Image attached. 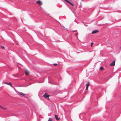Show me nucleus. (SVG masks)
I'll return each instance as SVG.
<instances>
[{"label": "nucleus", "instance_id": "obj_1", "mask_svg": "<svg viewBox=\"0 0 121 121\" xmlns=\"http://www.w3.org/2000/svg\"><path fill=\"white\" fill-rule=\"evenodd\" d=\"M49 96V95H47V94L45 93L43 96L44 97L47 99L49 100V98L48 97Z\"/></svg>", "mask_w": 121, "mask_h": 121}, {"label": "nucleus", "instance_id": "obj_2", "mask_svg": "<svg viewBox=\"0 0 121 121\" xmlns=\"http://www.w3.org/2000/svg\"><path fill=\"white\" fill-rule=\"evenodd\" d=\"M36 2V3H37V4L41 5H42V2L40 0H39L37 1Z\"/></svg>", "mask_w": 121, "mask_h": 121}, {"label": "nucleus", "instance_id": "obj_3", "mask_svg": "<svg viewBox=\"0 0 121 121\" xmlns=\"http://www.w3.org/2000/svg\"><path fill=\"white\" fill-rule=\"evenodd\" d=\"M17 93L23 96L25 95H26V94L23 93L21 92H18Z\"/></svg>", "mask_w": 121, "mask_h": 121}, {"label": "nucleus", "instance_id": "obj_4", "mask_svg": "<svg viewBox=\"0 0 121 121\" xmlns=\"http://www.w3.org/2000/svg\"><path fill=\"white\" fill-rule=\"evenodd\" d=\"M115 64V61H114L112 62L110 65L111 66H114Z\"/></svg>", "mask_w": 121, "mask_h": 121}, {"label": "nucleus", "instance_id": "obj_5", "mask_svg": "<svg viewBox=\"0 0 121 121\" xmlns=\"http://www.w3.org/2000/svg\"><path fill=\"white\" fill-rule=\"evenodd\" d=\"M99 32V31L98 30H95L94 31H93L92 32V34H94L95 33H97Z\"/></svg>", "mask_w": 121, "mask_h": 121}, {"label": "nucleus", "instance_id": "obj_6", "mask_svg": "<svg viewBox=\"0 0 121 121\" xmlns=\"http://www.w3.org/2000/svg\"><path fill=\"white\" fill-rule=\"evenodd\" d=\"M65 2H67L69 3V4H70L72 6H73V5L69 1H68L67 0H64Z\"/></svg>", "mask_w": 121, "mask_h": 121}, {"label": "nucleus", "instance_id": "obj_7", "mask_svg": "<svg viewBox=\"0 0 121 121\" xmlns=\"http://www.w3.org/2000/svg\"><path fill=\"white\" fill-rule=\"evenodd\" d=\"M25 73L26 75H28L29 73V72L26 69H25Z\"/></svg>", "mask_w": 121, "mask_h": 121}, {"label": "nucleus", "instance_id": "obj_8", "mask_svg": "<svg viewBox=\"0 0 121 121\" xmlns=\"http://www.w3.org/2000/svg\"><path fill=\"white\" fill-rule=\"evenodd\" d=\"M4 83L8 85H10L12 87V83Z\"/></svg>", "mask_w": 121, "mask_h": 121}, {"label": "nucleus", "instance_id": "obj_9", "mask_svg": "<svg viewBox=\"0 0 121 121\" xmlns=\"http://www.w3.org/2000/svg\"><path fill=\"white\" fill-rule=\"evenodd\" d=\"M55 117L57 120H59L60 118H58L57 116L56 115H55Z\"/></svg>", "mask_w": 121, "mask_h": 121}, {"label": "nucleus", "instance_id": "obj_10", "mask_svg": "<svg viewBox=\"0 0 121 121\" xmlns=\"http://www.w3.org/2000/svg\"><path fill=\"white\" fill-rule=\"evenodd\" d=\"M89 85H90V83H89V82H87V83L86 84V86L88 87V86H89Z\"/></svg>", "mask_w": 121, "mask_h": 121}, {"label": "nucleus", "instance_id": "obj_11", "mask_svg": "<svg viewBox=\"0 0 121 121\" xmlns=\"http://www.w3.org/2000/svg\"><path fill=\"white\" fill-rule=\"evenodd\" d=\"M61 109L62 110V111H63V112L64 113H65V112L64 110V109L62 107H61Z\"/></svg>", "mask_w": 121, "mask_h": 121}, {"label": "nucleus", "instance_id": "obj_12", "mask_svg": "<svg viewBox=\"0 0 121 121\" xmlns=\"http://www.w3.org/2000/svg\"><path fill=\"white\" fill-rule=\"evenodd\" d=\"M52 119L51 118H49L48 120V121H52Z\"/></svg>", "mask_w": 121, "mask_h": 121}, {"label": "nucleus", "instance_id": "obj_13", "mask_svg": "<svg viewBox=\"0 0 121 121\" xmlns=\"http://www.w3.org/2000/svg\"><path fill=\"white\" fill-rule=\"evenodd\" d=\"M53 65L54 66H56L57 65V64L55 63L53 64Z\"/></svg>", "mask_w": 121, "mask_h": 121}, {"label": "nucleus", "instance_id": "obj_14", "mask_svg": "<svg viewBox=\"0 0 121 121\" xmlns=\"http://www.w3.org/2000/svg\"><path fill=\"white\" fill-rule=\"evenodd\" d=\"M2 109H4V110H6V109H7V108H3V107H2Z\"/></svg>", "mask_w": 121, "mask_h": 121}, {"label": "nucleus", "instance_id": "obj_15", "mask_svg": "<svg viewBox=\"0 0 121 121\" xmlns=\"http://www.w3.org/2000/svg\"><path fill=\"white\" fill-rule=\"evenodd\" d=\"M100 69L101 70H102L103 69V68L102 67H101L100 68Z\"/></svg>", "mask_w": 121, "mask_h": 121}, {"label": "nucleus", "instance_id": "obj_16", "mask_svg": "<svg viewBox=\"0 0 121 121\" xmlns=\"http://www.w3.org/2000/svg\"><path fill=\"white\" fill-rule=\"evenodd\" d=\"M93 43H91V47H92V45L93 44Z\"/></svg>", "mask_w": 121, "mask_h": 121}, {"label": "nucleus", "instance_id": "obj_17", "mask_svg": "<svg viewBox=\"0 0 121 121\" xmlns=\"http://www.w3.org/2000/svg\"><path fill=\"white\" fill-rule=\"evenodd\" d=\"M88 87L87 86H86V90H88Z\"/></svg>", "mask_w": 121, "mask_h": 121}, {"label": "nucleus", "instance_id": "obj_18", "mask_svg": "<svg viewBox=\"0 0 121 121\" xmlns=\"http://www.w3.org/2000/svg\"><path fill=\"white\" fill-rule=\"evenodd\" d=\"M2 108V106L1 105H0V108Z\"/></svg>", "mask_w": 121, "mask_h": 121}, {"label": "nucleus", "instance_id": "obj_19", "mask_svg": "<svg viewBox=\"0 0 121 121\" xmlns=\"http://www.w3.org/2000/svg\"><path fill=\"white\" fill-rule=\"evenodd\" d=\"M1 48H4V47H3V46H1Z\"/></svg>", "mask_w": 121, "mask_h": 121}, {"label": "nucleus", "instance_id": "obj_20", "mask_svg": "<svg viewBox=\"0 0 121 121\" xmlns=\"http://www.w3.org/2000/svg\"><path fill=\"white\" fill-rule=\"evenodd\" d=\"M64 117V118H65V119L66 120L67 119H66V118L65 117Z\"/></svg>", "mask_w": 121, "mask_h": 121}, {"label": "nucleus", "instance_id": "obj_21", "mask_svg": "<svg viewBox=\"0 0 121 121\" xmlns=\"http://www.w3.org/2000/svg\"><path fill=\"white\" fill-rule=\"evenodd\" d=\"M85 25V26H87V25Z\"/></svg>", "mask_w": 121, "mask_h": 121}, {"label": "nucleus", "instance_id": "obj_22", "mask_svg": "<svg viewBox=\"0 0 121 121\" xmlns=\"http://www.w3.org/2000/svg\"><path fill=\"white\" fill-rule=\"evenodd\" d=\"M81 0L82 1H83L84 0Z\"/></svg>", "mask_w": 121, "mask_h": 121}, {"label": "nucleus", "instance_id": "obj_23", "mask_svg": "<svg viewBox=\"0 0 121 121\" xmlns=\"http://www.w3.org/2000/svg\"><path fill=\"white\" fill-rule=\"evenodd\" d=\"M120 48H121V46Z\"/></svg>", "mask_w": 121, "mask_h": 121}]
</instances>
